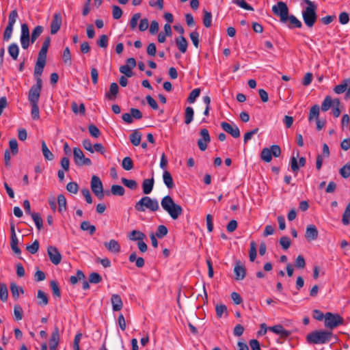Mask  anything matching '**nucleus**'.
Returning <instances> with one entry per match:
<instances>
[{
	"label": "nucleus",
	"mask_w": 350,
	"mask_h": 350,
	"mask_svg": "<svg viewBox=\"0 0 350 350\" xmlns=\"http://www.w3.org/2000/svg\"><path fill=\"white\" fill-rule=\"evenodd\" d=\"M42 151L44 157L46 160L52 161L54 159L53 154L48 148L44 141L42 142Z\"/></svg>",
	"instance_id": "obj_37"
},
{
	"label": "nucleus",
	"mask_w": 350,
	"mask_h": 350,
	"mask_svg": "<svg viewBox=\"0 0 350 350\" xmlns=\"http://www.w3.org/2000/svg\"><path fill=\"white\" fill-rule=\"evenodd\" d=\"M307 6L302 10V17L305 25L312 28L317 20V5L310 0H302Z\"/></svg>",
	"instance_id": "obj_3"
},
{
	"label": "nucleus",
	"mask_w": 350,
	"mask_h": 350,
	"mask_svg": "<svg viewBox=\"0 0 350 350\" xmlns=\"http://www.w3.org/2000/svg\"><path fill=\"white\" fill-rule=\"evenodd\" d=\"M332 105V98L330 96H326L321 104V110L327 111L329 109Z\"/></svg>",
	"instance_id": "obj_45"
},
{
	"label": "nucleus",
	"mask_w": 350,
	"mask_h": 350,
	"mask_svg": "<svg viewBox=\"0 0 350 350\" xmlns=\"http://www.w3.org/2000/svg\"><path fill=\"white\" fill-rule=\"evenodd\" d=\"M200 94V90L199 88H196V89L193 90L189 95L187 101L189 103H193L195 102L196 99L199 96Z\"/></svg>",
	"instance_id": "obj_53"
},
{
	"label": "nucleus",
	"mask_w": 350,
	"mask_h": 350,
	"mask_svg": "<svg viewBox=\"0 0 350 350\" xmlns=\"http://www.w3.org/2000/svg\"><path fill=\"white\" fill-rule=\"evenodd\" d=\"M122 166L125 170H131L133 168V162L129 157H126L122 161Z\"/></svg>",
	"instance_id": "obj_44"
},
{
	"label": "nucleus",
	"mask_w": 350,
	"mask_h": 350,
	"mask_svg": "<svg viewBox=\"0 0 350 350\" xmlns=\"http://www.w3.org/2000/svg\"><path fill=\"white\" fill-rule=\"evenodd\" d=\"M112 15L114 19H119L122 15V9L118 5L112 6Z\"/></svg>",
	"instance_id": "obj_61"
},
{
	"label": "nucleus",
	"mask_w": 350,
	"mask_h": 350,
	"mask_svg": "<svg viewBox=\"0 0 350 350\" xmlns=\"http://www.w3.org/2000/svg\"><path fill=\"white\" fill-rule=\"evenodd\" d=\"M167 228L165 226L160 225L157 228L155 235L158 239H162L167 234Z\"/></svg>",
	"instance_id": "obj_50"
},
{
	"label": "nucleus",
	"mask_w": 350,
	"mask_h": 350,
	"mask_svg": "<svg viewBox=\"0 0 350 350\" xmlns=\"http://www.w3.org/2000/svg\"><path fill=\"white\" fill-rule=\"evenodd\" d=\"M73 156L75 163L78 166H89L92 165L91 160L89 158L85 157L83 151L79 148L76 147L73 148Z\"/></svg>",
	"instance_id": "obj_10"
},
{
	"label": "nucleus",
	"mask_w": 350,
	"mask_h": 350,
	"mask_svg": "<svg viewBox=\"0 0 350 350\" xmlns=\"http://www.w3.org/2000/svg\"><path fill=\"white\" fill-rule=\"evenodd\" d=\"M339 173L342 178H349L350 176V163H347L342 166L340 169Z\"/></svg>",
	"instance_id": "obj_48"
},
{
	"label": "nucleus",
	"mask_w": 350,
	"mask_h": 350,
	"mask_svg": "<svg viewBox=\"0 0 350 350\" xmlns=\"http://www.w3.org/2000/svg\"><path fill=\"white\" fill-rule=\"evenodd\" d=\"M108 41H109L108 36L105 34H103V35L100 36L99 39L97 40V45L99 47L105 49L108 46Z\"/></svg>",
	"instance_id": "obj_54"
},
{
	"label": "nucleus",
	"mask_w": 350,
	"mask_h": 350,
	"mask_svg": "<svg viewBox=\"0 0 350 350\" xmlns=\"http://www.w3.org/2000/svg\"><path fill=\"white\" fill-rule=\"evenodd\" d=\"M17 18H18L17 11L16 10H12L9 14L8 25L14 27V25L16 23Z\"/></svg>",
	"instance_id": "obj_60"
},
{
	"label": "nucleus",
	"mask_w": 350,
	"mask_h": 350,
	"mask_svg": "<svg viewBox=\"0 0 350 350\" xmlns=\"http://www.w3.org/2000/svg\"><path fill=\"white\" fill-rule=\"evenodd\" d=\"M105 247L113 254H118L120 249L118 242H105Z\"/></svg>",
	"instance_id": "obj_33"
},
{
	"label": "nucleus",
	"mask_w": 350,
	"mask_h": 350,
	"mask_svg": "<svg viewBox=\"0 0 350 350\" xmlns=\"http://www.w3.org/2000/svg\"><path fill=\"white\" fill-rule=\"evenodd\" d=\"M194 111L191 107H187L185 112V123L190 124L193 119Z\"/></svg>",
	"instance_id": "obj_38"
},
{
	"label": "nucleus",
	"mask_w": 350,
	"mask_h": 350,
	"mask_svg": "<svg viewBox=\"0 0 350 350\" xmlns=\"http://www.w3.org/2000/svg\"><path fill=\"white\" fill-rule=\"evenodd\" d=\"M343 318L338 314L327 312L325 314V326L327 328L334 329L343 323Z\"/></svg>",
	"instance_id": "obj_8"
},
{
	"label": "nucleus",
	"mask_w": 350,
	"mask_h": 350,
	"mask_svg": "<svg viewBox=\"0 0 350 350\" xmlns=\"http://www.w3.org/2000/svg\"><path fill=\"white\" fill-rule=\"evenodd\" d=\"M349 84H350V79H344L340 84L335 86L334 88V92L338 94L345 92L347 90Z\"/></svg>",
	"instance_id": "obj_26"
},
{
	"label": "nucleus",
	"mask_w": 350,
	"mask_h": 350,
	"mask_svg": "<svg viewBox=\"0 0 350 350\" xmlns=\"http://www.w3.org/2000/svg\"><path fill=\"white\" fill-rule=\"evenodd\" d=\"M66 189L72 193H77L79 190L78 185L75 182H70L66 185Z\"/></svg>",
	"instance_id": "obj_64"
},
{
	"label": "nucleus",
	"mask_w": 350,
	"mask_h": 350,
	"mask_svg": "<svg viewBox=\"0 0 350 350\" xmlns=\"http://www.w3.org/2000/svg\"><path fill=\"white\" fill-rule=\"evenodd\" d=\"M31 116L33 120H38L40 118L39 107L38 103H31Z\"/></svg>",
	"instance_id": "obj_58"
},
{
	"label": "nucleus",
	"mask_w": 350,
	"mask_h": 350,
	"mask_svg": "<svg viewBox=\"0 0 350 350\" xmlns=\"http://www.w3.org/2000/svg\"><path fill=\"white\" fill-rule=\"evenodd\" d=\"M50 260L55 265H59L62 260V256L57 249L53 246H49L47 249Z\"/></svg>",
	"instance_id": "obj_14"
},
{
	"label": "nucleus",
	"mask_w": 350,
	"mask_h": 350,
	"mask_svg": "<svg viewBox=\"0 0 350 350\" xmlns=\"http://www.w3.org/2000/svg\"><path fill=\"white\" fill-rule=\"evenodd\" d=\"M81 228L83 230H88L90 234H92L96 231V227L91 225L89 221H84L81 224Z\"/></svg>",
	"instance_id": "obj_51"
},
{
	"label": "nucleus",
	"mask_w": 350,
	"mask_h": 350,
	"mask_svg": "<svg viewBox=\"0 0 350 350\" xmlns=\"http://www.w3.org/2000/svg\"><path fill=\"white\" fill-rule=\"evenodd\" d=\"M62 23V15L59 12H57L53 15L52 21L51 23V33L55 34L60 29Z\"/></svg>",
	"instance_id": "obj_13"
},
{
	"label": "nucleus",
	"mask_w": 350,
	"mask_h": 350,
	"mask_svg": "<svg viewBox=\"0 0 350 350\" xmlns=\"http://www.w3.org/2000/svg\"><path fill=\"white\" fill-rule=\"evenodd\" d=\"M88 280L90 283L98 284L102 281V277L98 273L93 272L89 275Z\"/></svg>",
	"instance_id": "obj_56"
},
{
	"label": "nucleus",
	"mask_w": 350,
	"mask_h": 350,
	"mask_svg": "<svg viewBox=\"0 0 350 350\" xmlns=\"http://www.w3.org/2000/svg\"><path fill=\"white\" fill-rule=\"evenodd\" d=\"M88 131L90 135L93 137L98 138L100 135V130L94 124L89 125Z\"/></svg>",
	"instance_id": "obj_57"
},
{
	"label": "nucleus",
	"mask_w": 350,
	"mask_h": 350,
	"mask_svg": "<svg viewBox=\"0 0 350 350\" xmlns=\"http://www.w3.org/2000/svg\"><path fill=\"white\" fill-rule=\"evenodd\" d=\"M90 187L94 194L99 199L104 198L103 185L100 178L96 175L92 176Z\"/></svg>",
	"instance_id": "obj_9"
},
{
	"label": "nucleus",
	"mask_w": 350,
	"mask_h": 350,
	"mask_svg": "<svg viewBox=\"0 0 350 350\" xmlns=\"http://www.w3.org/2000/svg\"><path fill=\"white\" fill-rule=\"evenodd\" d=\"M163 180L165 185H166V187L168 189H170L174 188V183L173 181V178H172L171 174L168 171L164 170L163 174Z\"/></svg>",
	"instance_id": "obj_28"
},
{
	"label": "nucleus",
	"mask_w": 350,
	"mask_h": 350,
	"mask_svg": "<svg viewBox=\"0 0 350 350\" xmlns=\"http://www.w3.org/2000/svg\"><path fill=\"white\" fill-rule=\"evenodd\" d=\"M140 17H141L140 13H136V14H133V16L131 17V18L129 21V25L132 30H134L136 29L137 25V22L139 20Z\"/></svg>",
	"instance_id": "obj_52"
},
{
	"label": "nucleus",
	"mask_w": 350,
	"mask_h": 350,
	"mask_svg": "<svg viewBox=\"0 0 350 350\" xmlns=\"http://www.w3.org/2000/svg\"><path fill=\"white\" fill-rule=\"evenodd\" d=\"M8 298V290L5 284L2 283L0 287V299L5 302Z\"/></svg>",
	"instance_id": "obj_43"
},
{
	"label": "nucleus",
	"mask_w": 350,
	"mask_h": 350,
	"mask_svg": "<svg viewBox=\"0 0 350 350\" xmlns=\"http://www.w3.org/2000/svg\"><path fill=\"white\" fill-rule=\"evenodd\" d=\"M124 188L121 185H113L111 187V193L113 196H122L124 194Z\"/></svg>",
	"instance_id": "obj_40"
},
{
	"label": "nucleus",
	"mask_w": 350,
	"mask_h": 350,
	"mask_svg": "<svg viewBox=\"0 0 350 350\" xmlns=\"http://www.w3.org/2000/svg\"><path fill=\"white\" fill-rule=\"evenodd\" d=\"M119 91V87L116 83H112L110 85L109 90L105 94V98L109 100L116 99Z\"/></svg>",
	"instance_id": "obj_20"
},
{
	"label": "nucleus",
	"mask_w": 350,
	"mask_h": 350,
	"mask_svg": "<svg viewBox=\"0 0 350 350\" xmlns=\"http://www.w3.org/2000/svg\"><path fill=\"white\" fill-rule=\"evenodd\" d=\"M203 24L206 27H210L212 23V14L210 12L204 10Z\"/></svg>",
	"instance_id": "obj_47"
},
{
	"label": "nucleus",
	"mask_w": 350,
	"mask_h": 350,
	"mask_svg": "<svg viewBox=\"0 0 350 350\" xmlns=\"http://www.w3.org/2000/svg\"><path fill=\"white\" fill-rule=\"evenodd\" d=\"M44 30L43 27L40 25L36 26L29 38V30L28 25L26 23L21 25V46L24 49H27L29 45V42L33 43L36 39L41 35Z\"/></svg>",
	"instance_id": "obj_2"
},
{
	"label": "nucleus",
	"mask_w": 350,
	"mask_h": 350,
	"mask_svg": "<svg viewBox=\"0 0 350 350\" xmlns=\"http://www.w3.org/2000/svg\"><path fill=\"white\" fill-rule=\"evenodd\" d=\"M50 43H51V38L49 36H47L44 39V40L42 43V48L39 52L38 57H40L42 59H46V54H47L49 47L50 46Z\"/></svg>",
	"instance_id": "obj_22"
},
{
	"label": "nucleus",
	"mask_w": 350,
	"mask_h": 350,
	"mask_svg": "<svg viewBox=\"0 0 350 350\" xmlns=\"http://www.w3.org/2000/svg\"><path fill=\"white\" fill-rule=\"evenodd\" d=\"M281 154V148L278 145H272L269 148H265L260 153V158L265 162L269 163L272 159V155L278 157Z\"/></svg>",
	"instance_id": "obj_7"
},
{
	"label": "nucleus",
	"mask_w": 350,
	"mask_h": 350,
	"mask_svg": "<svg viewBox=\"0 0 350 350\" xmlns=\"http://www.w3.org/2000/svg\"><path fill=\"white\" fill-rule=\"evenodd\" d=\"M58 211L62 212L66 209V199L63 194L57 196Z\"/></svg>",
	"instance_id": "obj_41"
},
{
	"label": "nucleus",
	"mask_w": 350,
	"mask_h": 350,
	"mask_svg": "<svg viewBox=\"0 0 350 350\" xmlns=\"http://www.w3.org/2000/svg\"><path fill=\"white\" fill-rule=\"evenodd\" d=\"M320 107L318 105H313L309 112L308 120L312 122L313 120H319Z\"/></svg>",
	"instance_id": "obj_30"
},
{
	"label": "nucleus",
	"mask_w": 350,
	"mask_h": 350,
	"mask_svg": "<svg viewBox=\"0 0 350 350\" xmlns=\"http://www.w3.org/2000/svg\"><path fill=\"white\" fill-rule=\"evenodd\" d=\"M62 60L64 63L70 66L72 64V57L69 47H66L63 51Z\"/></svg>",
	"instance_id": "obj_34"
},
{
	"label": "nucleus",
	"mask_w": 350,
	"mask_h": 350,
	"mask_svg": "<svg viewBox=\"0 0 350 350\" xmlns=\"http://www.w3.org/2000/svg\"><path fill=\"white\" fill-rule=\"evenodd\" d=\"M142 139V134L138 131L135 130L134 131L131 135H130V141L131 144L133 146H139L140 144Z\"/></svg>",
	"instance_id": "obj_32"
},
{
	"label": "nucleus",
	"mask_w": 350,
	"mask_h": 350,
	"mask_svg": "<svg viewBox=\"0 0 350 350\" xmlns=\"http://www.w3.org/2000/svg\"><path fill=\"white\" fill-rule=\"evenodd\" d=\"M85 275L83 272L81 270H78L77 271L76 275H72L70 278V282L72 284H75L78 282L79 280H84Z\"/></svg>",
	"instance_id": "obj_46"
},
{
	"label": "nucleus",
	"mask_w": 350,
	"mask_h": 350,
	"mask_svg": "<svg viewBox=\"0 0 350 350\" xmlns=\"http://www.w3.org/2000/svg\"><path fill=\"white\" fill-rule=\"evenodd\" d=\"M221 126L222 129L231 135L234 138H238L240 136V131L238 126L234 124H229L226 122H222L221 123Z\"/></svg>",
	"instance_id": "obj_12"
},
{
	"label": "nucleus",
	"mask_w": 350,
	"mask_h": 350,
	"mask_svg": "<svg viewBox=\"0 0 350 350\" xmlns=\"http://www.w3.org/2000/svg\"><path fill=\"white\" fill-rule=\"evenodd\" d=\"M234 3L247 10H254V8L244 0H233Z\"/></svg>",
	"instance_id": "obj_62"
},
{
	"label": "nucleus",
	"mask_w": 350,
	"mask_h": 350,
	"mask_svg": "<svg viewBox=\"0 0 350 350\" xmlns=\"http://www.w3.org/2000/svg\"><path fill=\"white\" fill-rule=\"evenodd\" d=\"M161 205L173 219H176L183 214L182 207L176 204L170 196H165L161 199Z\"/></svg>",
	"instance_id": "obj_4"
},
{
	"label": "nucleus",
	"mask_w": 350,
	"mask_h": 350,
	"mask_svg": "<svg viewBox=\"0 0 350 350\" xmlns=\"http://www.w3.org/2000/svg\"><path fill=\"white\" fill-rule=\"evenodd\" d=\"M215 312L217 318H221L223 314H226V316L228 314L227 307L222 304H217L215 306Z\"/></svg>",
	"instance_id": "obj_39"
},
{
	"label": "nucleus",
	"mask_w": 350,
	"mask_h": 350,
	"mask_svg": "<svg viewBox=\"0 0 350 350\" xmlns=\"http://www.w3.org/2000/svg\"><path fill=\"white\" fill-rule=\"evenodd\" d=\"M135 208L139 212H144L146 208L155 212L159 209V205L157 200L144 196L135 204Z\"/></svg>",
	"instance_id": "obj_6"
},
{
	"label": "nucleus",
	"mask_w": 350,
	"mask_h": 350,
	"mask_svg": "<svg viewBox=\"0 0 350 350\" xmlns=\"http://www.w3.org/2000/svg\"><path fill=\"white\" fill-rule=\"evenodd\" d=\"M129 239L130 241H144L146 239V235L139 230H133L129 234Z\"/></svg>",
	"instance_id": "obj_29"
},
{
	"label": "nucleus",
	"mask_w": 350,
	"mask_h": 350,
	"mask_svg": "<svg viewBox=\"0 0 350 350\" xmlns=\"http://www.w3.org/2000/svg\"><path fill=\"white\" fill-rule=\"evenodd\" d=\"M37 298L38 299V304L41 306H45L49 303L47 295L41 290H38Z\"/></svg>",
	"instance_id": "obj_31"
},
{
	"label": "nucleus",
	"mask_w": 350,
	"mask_h": 350,
	"mask_svg": "<svg viewBox=\"0 0 350 350\" xmlns=\"http://www.w3.org/2000/svg\"><path fill=\"white\" fill-rule=\"evenodd\" d=\"M40 92V90L33 88V86L31 88L28 95V100L31 104L38 103Z\"/></svg>",
	"instance_id": "obj_21"
},
{
	"label": "nucleus",
	"mask_w": 350,
	"mask_h": 350,
	"mask_svg": "<svg viewBox=\"0 0 350 350\" xmlns=\"http://www.w3.org/2000/svg\"><path fill=\"white\" fill-rule=\"evenodd\" d=\"M234 272L235 273V279L237 280H241L245 276V269L239 261L236 262L234 268Z\"/></svg>",
	"instance_id": "obj_18"
},
{
	"label": "nucleus",
	"mask_w": 350,
	"mask_h": 350,
	"mask_svg": "<svg viewBox=\"0 0 350 350\" xmlns=\"http://www.w3.org/2000/svg\"><path fill=\"white\" fill-rule=\"evenodd\" d=\"M273 13L280 18V21L290 29L301 28V22L294 15H289L288 8L283 1H279L272 7Z\"/></svg>",
	"instance_id": "obj_1"
},
{
	"label": "nucleus",
	"mask_w": 350,
	"mask_h": 350,
	"mask_svg": "<svg viewBox=\"0 0 350 350\" xmlns=\"http://www.w3.org/2000/svg\"><path fill=\"white\" fill-rule=\"evenodd\" d=\"M50 286L52 290L53 296L60 297L61 293L57 282L55 280L51 281Z\"/></svg>",
	"instance_id": "obj_55"
},
{
	"label": "nucleus",
	"mask_w": 350,
	"mask_h": 350,
	"mask_svg": "<svg viewBox=\"0 0 350 350\" xmlns=\"http://www.w3.org/2000/svg\"><path fill=\"white\" fill-rule=\"evenodd\" d=\"M14 314L16 321H20L23 318V309L19 305H15Z\"/></svg>",
	"instance_id": "obj_63"
},
{
	"label": "nucleus",
	"mask_w": 350,
	"mask_h": 350,
	"mask_svg": "<svg viewBox=\"0 0 350 350\" xmlns=\"http://www.w3.org/2000/svg\"><path fill=\"white\" fill-rule=\"evenodd\" d=\"M46 64V59L38 57L37 62L34 68V76H41L44 66Z\"/></svg>",
	"instance_id": "obj_23"
},
{
	"label": "nucleus",
	"mask_w": 350,
	"mask_h": 350,
	"mask_svg": "<svg viewBox=\"0 0 350 350\" xmlns=\"http://www.w3.org/2000/svg\"><path fill=\"white\" fill-rule=\"evenodd\" d=\"M176 44L181 53H185L187 51L188 42L184 36L178 37L176 39Z\"/></svg>",
	"instance_id": "obj_25"
},
{
	"label": "nucleus",
	"mask_w": 350,
	"mask_h": 350,
	"mask_svg": "<svg viewBox=\"0 0 350 350\" xmlns=\"http://www.w3.org/2000/svg\"><path fill=\"white\" fill-rule=\"evenodd\" d=\"M31 218L33 219L35 224L38 230H40L42 228V219L41 216L38 213H34L31 214Z\"/></svg>",
	"instance_id": "obj_49"
},
{
	"label": "nucleus",
	"mask_w": 350,
	"mask_h": 350,
	"mask_svg": "<svg viewBox=\"0 0 350 350\" xmlns=\"http://www.w3.org/2000/svg\"><path fill=\"white\" fill-rule=\"evenodd\" d=\"M199 33L197 31H193L189 34V37L193 44V45L198 48L199 46Z\"/></svg>",
	"instance_id": "obj_59"
},
{
	"label": "nucleus",
	"mask_w": 350,
	"mask_h": 350,
	"mask_svg": "<svg viewBox=\"0 0 350 350\" xmlns=\"http://www.w3.org/2000/svg\"><path fill=\"white\" fill-rule=\"evenodd\" d=\"M121 181L124 186L131 189L135 190L137 188V183L134 180H129L126 178H122Z\"/></svg>",
	"instance_id": "obj_42"
},
{
	"label": "nucleus",
	"mask_w": 350,
	"mask_h": 350,
	"mask_svg": "<svg viewBox=\"0 0 350 350\" xmlns=\"http://www.w3.org/2000/svg\"><path fill=\"white\" fill-rule=\"evenodd\" d=\"M8 53L14 60L17 59L19 49L16 44L12 43L8 46Z\"/></svg>",
	"instance_id": "obj_36"
},
{
	"label": "nucleus",
	"mask_w": 350,
	"mask_h": 350,
	"mask_svg": "<svg viewBox=\"0 0 350 350\" xmlns=\"http://www.w3.org/2000/svg\"><path fill=\"white\" fill-rule=\"evenodd\" d=\"M59 342V330L57 326L54 327L49 340V349L50 350H57Z\"/></svg>",
	"instance_id": "obj_15"
},
{
	"label": "nucleus",
	"mask_w": 350,
	"mask_h": 350,
	"mask_svg": "<svg viewBox=\"0 0 350 350\" xmlns=\"http://www.w3.org/2000/svg\"><path fill=\"white\" fill-rule=\"evenodd\" d=\"M332 336V333L331 332L319 330L308 334L306 340L310 344H325L331 340Z\"/></svg>",
	"instance_id": "obj_5"
},
{
	"label": "nucleus",
	"mask_w": 350,
	"mask_h": 350,
	"mask_svg": "<svg viewBox=\"0 0 350 350\" xmlns=\"http://www.w3.org/2000/svg\"><path fill=\"white\" fill-rule=\"evenodd\" d=\"M318 230L314 225H309L306 228L305 237L308 240H314L318 237Z\"/></svg>",
	"instance_id": "obj_19"
},
{
	"label": "nucleus",
	"mask_w": 350,
	"mask_h": 350,
	"mask_svg": "<svg viewBox=\"0 0 350 350\" xmlns=\"http://www.w3.org/2000/svg\"><path fill=\"white\" fill-rule=\"evenodd\" d=\"M10 291L12 297L16 300L19 297L20 293L23 294L24 291L22 287L18 286L16 283L12 282L10 284Z\"/></svg>",
	"instance_id": "obj_27"
},
{
	"label": "nucleus",
	"mask_w": 350,
	"mask_h": 350,
	"mask_svg": "<svg viewBox=\"0 0 350 350\" xmlns=\"http://www.w3.org/2000/svg\"><path fill=\"white\" fill-rule=\"evenodd\" d=\"M200 138L198 140V146L200 150L204 151L207 148L208 144L211 142V137L206 129H202L200 131Z\"/></svg>",
	"instance_id": "obj_11"
},
{
	"label": "nucleus",
	"mask_w": 350,
	"mask_h": 350,
	"mask_svg": "<svg viewBox=\"0 0 350 350\" xmlns=\"http://www.w3.org/2000/svg\"><path fill=\"white\" fill-rule=\"evenodd\" d=\"M269 331L280 336V338L285 339L291 335V332L285 329L282 325H276L272 327H268Z\"/></svg>",
	"instance_id": "obj_16"
},
{
	"label": "nucleus",
	"mask_w": 350,
	"mask_h": 350,
	"mask_svg": "<svg viewBox=\"0 0 350 350\" xmlns=\"http://www.w3.org/2000/svg\"><path fill=\"white\" fill-rule=\"evenodd\" d=\"M111 302L113 311H120L123 307V303L120 296L118 294H113L111 298Z\"/></svg>",
	"instance_id": "obj_17"
},
{
	"label": "nucleus",
	"mask_w": 350,
	"mask_h": 350,
	"mask_svg": "<svg viewBox=\"0 0 350 350\" xmlns=\"http://www.w3.org/2000/svg\"><path fill=\"white\" fill-rule=\"evenodd\" d=\"M71 109L74 113L77 114L80 113L81 115H85V107L83 103H81L79 107H78L77 103L73 101L71 103Z\"/></svg>",
	"instance_id": "obj_35"
},
{
	"label": "nucleus",
	"mask_w": 350,
	"mask_h": 350,
	"mask_svg": "<svg viewBox=\"0 0 350 350\" xmlns=\"http://www.w3.org/2000/svg\"><path fill=\"white\" fill-rule=\"evenodd\" d=\"M154 180L153 178L144 180L142 183V189L144 194H149L152 191L154 187Z\"/></svg>",
	"instance_id": "obj_24"
}]
</instances>
